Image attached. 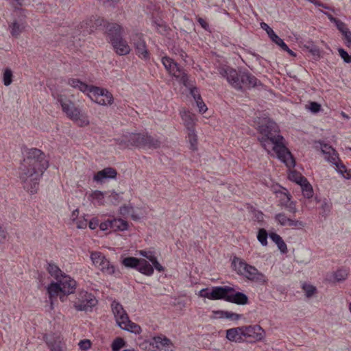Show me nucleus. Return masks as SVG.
<instances>
[{"mask_svg":"<svg viewBox=\"0 0 351 351\" xmlns=\"http://www.w3.org/2000/svg\"><path fill=\"white\" fill-rule=\"evenodd\" d=\"M89 93L91 100L99 105H112L114 101L112 94L106 88L90 86Z\"/></svg>","mask_w":351,"mask_h":351,"instance_id":"10","label":"nucleus"},{"mask_svg":"<svg viewBox=\"0 0 351 351\" xmlns=\"http://www.w3.org/2000/svg\"><path fill=\"white\" fill-rule=\"evenodd\" d=\"M330 204H328L326 201H324L322 204V209L323 210L322 214L326 215L330 210Z\"/></svg>","mask_w":351,"mask_h":351,"instance_id":"59","label":"nucleus"},{"mask_svg":"<svg viewBox=\"0 0 351 351\" xmlns=\"http://www.w3.org/2000/svg\"><path fill=\"white\" fill-rule=\"evenodd\" d=\"M261 27L262 29L266 31L269 38L275 34L274 31L267 23L264 22H262L261 23Z\"/></svg>","mask_w":351,"mask_h":351,"instance_id":"55","label":"nucleus"},{"mask_svg":"<svg viewBox=\"0 0 351 351\" xmlns=\"http://www.w3.org/2000/svg\"><path fill=\"white\" fill-rule=\"evenodd\" d=\"M47 270L56 281L65 274L56 264L51 263H48Z\"/></svg>","mask_w":351,"mask_h":351,"instance_id":"33","label":"nucleus"},{"mask_svg":"<svg viewBox=\"0 0 351 351\" xmlns=\"http://www.w3.org/2000/svg\"><path fill=\"white\" fill-rule=\"evenodd\" d=\"M124 345V340L121 337H117L112 341L111 348L112 351H119Z\"/></svg>","mask_w":351,"mask_h":351,"instance_id":"43","label":"nucleus"},{"mask_svg":"<svg viewBox=\"0 0 351 351\" xmlns=\"http://www.w3.org/2000/svg\"><path fill=\"white\" fill-rule=\"evenodd\" d=\"M117 172L115 169L112 167H106L98 171L93 177V180L96 182H102L104 179L106 178H115Z\"/></svg>","mask_w":351,"mask_h":351,"instance_id":"20","label":"nucleus"},{"mask_svg":"<svg viewBox=\"0 0 351 351\" xmlns=\"http://www.w3.org/2000/svg\"><path fill=\"white\" fill-rule=\"evenodd\" d=\"M303 289L305 291V294L306 297L310 298L311 297L315 292V287H313L311 285H303Z\"/></svg>","mask_w":351,"mask_h":351,"instance_id":"47","label":"nucleus"},{"mask_svg":"<svg viewBox=\"0 0 351 351\" xmlns=\"http://www.w3.org/2000/svg\"><path fill=\"white\" fill-rule=\"evenodd\" d=\"M138 270L141 274L150 276L154 274V267L146 260L140 259L139 265L137 267Z\"/></svg>","mask_w":351,"mask_h":351,"instance_id":"26","label":"nucleus"},{"mask_svg":"<svg viewBox=\"0 0 351 351\" xmlns=\"http://www.w3.org/2000/svg\"><path fill=\"white\" fill-rule=\"evenodd\" d=\"M139 261H140L139 258L132 257V256H129V257L124 258L122 260L121 263L125 267L134 268L136 269L138 265H139Z\"/></svg>","mask_w":351,"mask_h":351,"instance_id":"35","label":"nucleus"},{"mask_svg":"<svg viewBox=\"0 0 351 351\" xmlns=\"http://www.w3.org/2000/svg\"><path fill=\"white\" fill-rule=\"evenodd\" d=\"M189 142L191 144V148L193 150L197 149V136L194 132V130L189 131Z\"/></svg>","mask_w":351,"mask_h":351,"instance_id":"44","label":"nucleus"},{"mask_svg":"<svg viewBox=\"0 0 351 351\" xmlns=\"http://www.w3.org/2000/svg\"><path fill=\"white\" fill-rule=\"evenodd\" d=\"M270 38L274 43L280 47L282 49L283 48H287V45L276 33L272 35Z\"/></svg>","mask_w":351,"mask_h":351,"instance_id":"45","label":"nucleus"},{"mask_svg":"<svg viewBox=\"0 0 351 351\" xmlns=\"http://www.w3.org/2000/svg\"><path fill=\"white\" fill-rule=\"evenodd\" d=\"M221 318H226L231 320H238L241 318L242 315L235 313L224 311H219L216 312Z\"/></svg>","mask_w":351,"mask_h":351,"instance_id":"37","label":"nucleus"},{"mask_svg":"<svg viewBox=\"0 0 351 351\" xmlns=\"http://www.w3.org/2000/svg\"><path fill=\"white\" fill-rule=\"evenodd\" d=\"M328 160L335 165L336 167L337 168V170L339 172H340L341 174H343L344 172L346 171V166L340 161L338 154L337 155H333L330 158H328Z\"/></svg>","mask_w":351,"mask_h":351,"instance_id":"36","label":"nucleus"},{"mask_svg":"<svg viewBox=\"0 0 351 351\" xmlns=\"http://www.w3.org/2000/svg\"><path fill=\"white\" fill-rule=\"evenodd\" d=\"M181 117L186 128L189 131L194 130L195 114L189 111L183 110L181 112Z\"/></svg>","mask_w":351,"mask_h":351,"instance_id":"23","label":"nucleus"},{"mask_svg":"<svg viewBox=\"0 0 351 351\" xmlns=\"http://www.w3.org/2000/svg\"><path fill=\"white\" fill-rule=\"evenodd\" d=\"M197 107L199 108V111L200 113H204L207 110V107L206 104L204 103L202 99L201 100H198L196 102Z\"/></svg>","mask_w":351,"mask_h":351,"instance_id":"58","label":"nucleus"},{"mask_svg":"<svg viewBox=\"0 0 351 351\" xmlns=\"http://www.w3.org/2000/svg\"><path fill=\"white\" fill-rule=\"evenodd\" d=\"M108 193L102 192L98 190L94 191L90 195V197L97 202L99 205H104L105 203V197H107Z\"/></svg>","mask_w":351,"mask_h":351,"instance_id":"34","label":"nucleus"},{"mask_svg":"<svg viewBox=\"0 0 351 351\" xmlns=\"http://www.w3.org/2000/svg\"><path fill=\"white\" fill-rule=\"evenodd\" d=\"M261 136L258 141L268 154L276 156L288 167L295 166V160L283 143V136L280 134L277 124L271 119H267L258 126Z\"/></svg>","mask_w":351,"mask_h":351,"instance_id":"2","label":"nucleus"},{"mask_svg":"<svg viewBox=\"0 0 351 351\" xmlns=\"http://www.w3.org/2000/svg\"><path fill=\"white\" fill-rule=\"evenodd\" d=\"M48 166L45 154L40 149L32 148L26 152L19 167V178L26 191L32 194L37 192L40 179Z\"/></svg>","mask_w":351,"mask_h":351,"instance_id":"1","label":"nucleus"},{"mask_svg":"<svg viewBox=\"0 0 351 351\" xmlns=\"http://www.w3.org/2000/svg\"><path fill=\"white\" fill-rule=\"evenodd\" d=\"M99 228L102 230H106L108 228L111 229V220H107L100 223Z\"/></svg>","mask_w":351,"mask_h":351,"instance_id":"62","label":"nucleus"},{"mask_svg":"<svg viewBox=\"0 0 351 351\" xmlns=\"http://www.w3.org/2000/svg\"><path fill=\"white\" fill-rule=\"evenodd\" d=\"M27 27V23L25 19H19L14 20L10 25L9 28L10 34L13 37L18 38L25 30Z\"/></svg>","mask_w":351,"mask_h":351,"instance_id":"17","label":"nucleus"},{"mask_svg":"<svg viewBox=\"0 0 351 351\" xmlns=\"http://www.w3.org/2000/svg\"><path fill=\"white\" fill-rule=\"evenodd\" d=\"M267 232L265 229L262 228L258 230L257 239L263 246L267 245Z\"/></svg>","mask_w":351,"mask_h":351,"instance_id":"41","label":"nucleus"},{"mask_svg":"<svg viewBox=\"0 0 351 351\" xmlns=\"http://www.w3.org/2000/svg\"><path fill=\"white\" fill-rule=\"evenodd\" d=\"M190 93L196 102L198 100H201L202 97L196 87L190 88Z\"/></svg>","mask_w":351,"mask_h":351,"instance_id":"53","label":"nucleus"},{"mask_svg":"<svg viewBox=\"0 0 351 351\" xmlns=\"http://www.w3.org/2000/svg\"><path fill=\"white\" fill-rule=\"evenodd\" d=\"M105 258V256L99 252H93L90 254V258L96 267H99Z\"/></svg>","mask_w":351,"mask_h":351,"instance_id":"39","label":"nucleus"},{"mask_svg":"<svg viewBox=\"0 0 351 351\" xmlns=\"http://www.w3.org/2000/svg\"><path fill=\"white\" fill-rule=\"evenodd\" d=\"M139 254L143 257H145L150 261V258L152 259L155 257L154 253L151 251L140 250Z\"/></svg>","mask_w":351,"mask_h":351,"instance_id":"56","label":"nucleus"},{"mask_svg":"<svg viewBox=\"0 0 351 351\" xmlns=\"http://www.w3.org/2000/svg\"><path fill=\"white\" fill-rule=\"evenodd\" d=\"M333 20L335 22L336 26L337 29L343 34L345 33V32H347L349 30V29L347 27L346 25L342 22L341 21L336 19H333Z\"/></svg>","mask_w":351,"mask_h":351,"instance_id":"48","label":"nucleus"},{"mask_svg":"<svg viewBox=\"0 0 351 351\" xmlns=\"http://www.w3.org/2000/svg\"><path fill=\"white\" fill-rule=\"evenodd\" d=\"M104 20L101 19H90L83 21L81 27L83 28L82 32L84 35L93 33L97 27L101 26Z\"/></svg>","mask_w":351,"mask_h":351,"instance_id":"16","label":"nucleus"},{"mask_svg":"<svg viewBox=\"0 0 351 351\" xmlns=\"http://www.w3.org/2000/svg\"><path fill=\"white\" fill-rule=\"evenodd\" d=\"M348 271L346 269H339L333 272L330 276L329 280L332 282H341L347 279Z\"/></svg>","mask_w":351,"mask_h":351,"instance_id":"24","label":"nucleus"},{"mask_svg":"<svg viewBox=\"0 0 351 351\" xmlns=\"http://www.w3.org/2000/svg\"><path fill=\"white\" fill-rule=\"evenodd\" d=\"M12 71L10 69L7 68L5 69L3 76V84L6 86L10 85L12 82Z\"/></svg>","mask_w":351,"mask_h":351,"instance_id":"40","label":"nucleus"},{"mask_svg":"<svg viewBox=\"0 0 351 351\" xmlns=\"http://www.w3.org/2000/svg\"><path fill=\"white\" fill-rule=\"evenodd\" d=\"M162 63L169 74L174 76L178 81L182 83L185 86H189V77L184 69L172 58L164 56L162 58Z\"/></svg>","mask_w":351,"mask_h":351,"instance_id":"9","label":"nucleus"},{"mask_svg":"<svg viewBox=\"0 0 351 351\" xmlns=\"http://www.w3.org/2000/svg\"><path fill=\"white\" fill-rule=\"evenodd\" d=\"M121 329L135 333L140 334L141 332V328L139 325L132 322L129 317L128 318V321H125L123 324H120L119 326Z\"/></svg>","mask_w":351,"mask_h":351,"instance_id":"27","label":"nucleus"},{"mask_svg":"<svg viewBox=\"0 0 351 351\" xmlns=\"http://www.w3.org/2000/svg\"><path fill=\"white\" fill-rule=\"evenodd\" d=\"M339 54L341 56V58L343 60V61L346 63H351V55H349L348 52L342 49L339 48L338 49Z\"/></svg>","mask_w":351,"mask_h":351,"instance_id":"46","label":"nucleus"},{"mask_svg":"<svg viewBox=\"0 0 351 351\" xmlns=\"http://www.w3.org/2000/svg\"><path fill=\"white\" fill-rule=\"evenodd\" d=\"M274 219L282 226L303 227L304 223L298 219L288 217L284 213H280L275 215Z\"/></svg>","mask_w":351,"mask_h":351,"instance_id":"14","label":"nucleus"},{"mask_svg":"<svg viewBox=\"0 0 351 351\" xmlns=\"http://www.w3.org/2000/svg\"><path fill=\"white\" fill-rule=\"evenodd\" d=\"M279 197V206L282 208H285L286 204H288L291 201V195L288 193L286 189L283 191H276Z\"/></svg>","mask_w":351,"mask_h":351,"instance_id":"31","label":"nucleus"},{"mask_svg":"<svg viewBox=\"0 0 351 351\" xmlns=\"http://www.w3.org/2000/svg\"><path fill=\"white\" fill-rule=\"evenodd\" d=\"M111 308L119 326H120V324H123L125 321H128L129 317L119 302L113 301L111 304Z\"/></svg>","mask_w":351,"mask_h":351,"instance_id":"13","label":"nucleus"},{"mask_svg":"<svg viewBox=\"0 0 351 351\" xmlns=\"http://www.w3.org/2000/svg\"><path fill=\"white\" fill-rule=\"evenodd\" d=\"M128 228V223L126 221L122 219H113L111 220V229L112 230H126Z\"/></svg>","mask_w":351,"mask_h":351,"instance_id":"32","label":"nucleus"},{"mask_svg":"<svg viewBox=\"0 0 351 351\" xmlns=\"http://www.w3.org/2000/svg\"><path fill=\"white\" fill-rule=\"evenodd\" d=\"M78 301L75 302L73 306L77 311H88L95 306L97 301L94 296L86 291L79 293Z\"/></svg>","mask_w":351,"mask_h":351,"instance_id":"12","label":"nucleus"},{"mask_svg":"<svg viewBox=\"0 0 351 351\" xmlns=\"http://www.w3.org/2000/svg\"><path fill=\"white\" fill-rule=\"evenodd\" d=\"M130 40L134 47L136 54L140 58L144 60H148L149 58V53L143 34L133 32L130 36Z\"/></svg>","mask_w":351,"mask_h":351,"instance_id":"11","label":"nucleus"},{"mask_svg":"<svg viewBox=\"0 0 351 351\" xmlns=\"http://www.w3.org/2000/svg\"><path fill=\"white\" fill-rule=\"evenodd\" d=\"M107 198L111 204L114 205L118 204L121 200L120 194L114 191L111 192L110 194L108 193Z\"/></svg>","mask_w":351,"mask_h":351,"instance_id":"42","label":"nucleus"},{"mask_svg":"<svg viewBox=\"0 0 351 351\" xmlns=\"http://www.w3.org/2000/svg\"><path fill=\"white\" fill-rule=\"evenodd\" d=\"M156 347L162 351H173V346L171 341L166 337L154 338Z\"/></svg>","mask_w":351,"mask_h":351,"instance_id":"21","label":"nucleus"},{"mask_svg":"<svg viewBox=\"0 0 351 351\" xmlns=\"http://www.w3.org/2000/svg\"><path fill=\"white\" fill-rule=\"evenodd\" d=\"M199 295L200 297L210 300V290H209L208 288L202 289V290H200Z\"/></svg>","mask_w":351,"mask_h":351,"instance_id":"60","label":"nucleus"},{"mask_svg":"<svg viewBox=\"0 0 351 351\" xmlns=\"http://www.w3.org/2000/svg\"><path fill=\"white\" fill-rule=\"evenodd\" d=\"M130 208H131L130 207L127 206H123L120 207V209H119L120 214L122 215L128 214Z\"/></svg>","mask_w":351,"mask_h":351,"instance_id":"64","label":"nucleus"},{"mask_svg":"<svg viewBox=\"0 0 351 351\" xmlns=\"http://www.w3.org/2000/svg\"><path fill=\"white\" fill-rule=\"evenodd\" d=\"M75 223L77 228L83 229L87 226V221L86 219H77L75 221Z\"/></svg>","mask_w":351,"mask_h":351,"instance_id":"57","label":"nucleus"},{"mask_svg":"<svg viewBox=\"0 0 351 351\" xmlns=\"http://www.w3.org/2000/svg\"><path fill=\"white\" fill-rule=\"evenodd\" d=\"M321 149L324 154L326 155V158H330L333 155H337V152L330 145L326 143H321Z\"/></svg>","mask_w":351,"mask_h":351,"instance_id":"38","label":"nucleus"},{"mask_svg":"<svg viewBox=\"0 0 351 351\" xmlns=\"http://www.w3.org/2000/svg\"><path fill=\"white\" fill-rule=\"evenodd\" d=\"M124 138V141L128 147L156 149L161 144L159 139L147 134L132 133L125 136Z\"/></svg>","mask_w":351,"mask_h":351,"instance_id":"8","label":"nucleus"},{"mask_svg":"<svg viewBox=\"0 0 351 351\" xmlns=\"http://www.w3.org/2000/svg\"><path fill=\"white\" fill-rule=\"evenodd\" d=\"M121 27L116 23H108L106 26V32L108 35L110 36V41H112V39L121 36Z\"/></svg>","mask_w":351,"mask_h":351,"instance_id":"30","label":"nucleus"},{"mask_svg":"<svg viewBox=\"0 0 351 351\" xmlns=\"http://www.w3.org/2000/svg\"><path fill=\"white\" fill-rule=\"evenodd\" d=\"M67 84L73 88H78L82 92L84 93L86 91L90 92V87L86 84L82 82L78 79L75 78H69L67 81Z\"/></svg>","mask_w":351,"mask_h":351,"instance_id":"29","label":"nucleus"},{"mask_svg":"<svg viewBox=\"0 0 351 351\" xmlns=\"http://www.w3.org/2000/svg\"><path fill=\"white\" fill-rule=\"evenodd\" d=\"M56 99L58 102L60 103L63 112L79 127L83 128L90 125L88 116L82 112L72 101L65 98L62 95H58Z\"/></svg>","mask_w":351,"mask_h":351,"instance_id":"6","label":"nucleus"},{"mask_svg":"<svg viewBox=\"0 0 351 351\" xmlns=\"http://www.w3.org/2000/svg\"><path fill=\"white\" fill-rule=\"evenodd\" d=\"M287 209V210L290 213L295 214L297 213L298 209L296 206V202L295 201H291L288 204H286V206L285 208Z\"/></svg>","mask_w":351,"mask_h":351,"instance_id":"49","label":"nucleus"},{"mask_svg":"<svg viewBox=\"0 0 351 351\" xmlns=\"http://www.w3.org/2000/svg\"><path fill=\"white\" fill-rule=\"evenodd\" d=\"M197 21L204 29H207L208 28L209 25L204 19L198 18Z\"/></svg>","mask_w":351,"mask_h":351,"instance_id":"63","label":"nucleus"},{"mask_svg":"<svg viewBox=\"0 0 351 351\" xmlns=\"http://www.w3.org/2000/svg\"><path fill=\"white\" fill-rule=\"evenodd\" d=\"M269 238L277 245L281 252L286 253L287 252V245L279 234L271 232L269 234Z\"/></svg>","mask_w":351,"mask_h":351,"instance_id":"28","label":"nucleus"},{"mask_svg":"<svg viewBox=\"0 0 351 351\" xmlns=\"http://www.w3.org/2000/svg\"><path fill=\"white\" fill-rule=\"evenodd\" d=\"M243 328L244 337H254L261 339L263 337V330L259 325L249 326Z\"/></svg>","mask_w":351,"mask_h":351,"instance_id":"18","label":"nucleus"},{"mask_svg":"<svg viewBox=\"0 0 351 351\" xmlns=\"http://www.w3.org/2000/svg\"><path fill=\"white\" fill-rule=\"evenodd\" d=\"M150 261L153 264L154 267L157 271L161 272L165 270L164 267L160 265V263L158 261L157 258L156 256L152 259L150 258Z\"/></svg>","mask_w":351,"mask_h":351,"instance_id":"51","label":"nucleus"},{"mask_svg":"<svg viewBox=\"0 0 351 351\" xmlns=\"http://www.w3.org/2000/svg\"><path fill=\"white\" fill-rule=\"evenodd\" d=\"M243 336L242 327L232 328L226 330V338L231 341L240 342L243 340Z\"/></svg>","mask_w":351,"mask_h":351,"instance_id":"22","label":"nucleus"},{"mask_svg":"<svg viewBox=\"0 0 351 351\" xmlns=\"http://www.w3.org/2000/svg\"><path fill=\"white\" fill-rule=\"evenodd\" d=\"M345 44L347 47H351V32L348 30L343 34Z\"/></svg>","mask_w":351,"mask_h":351,"instance_id":"52","label":"nucleus"},{"mask_svg":"<svg viewBox=\"0 0 351 351\" xmlns=\"http://www.w3.org/2000/svg\"><path fill=\"white\" fill-rule=\"evenodd\" d=\"M98 267L102 272L108 275H116L117 273L119 274V271H117L115 266L111 264L106 258H104V261H102Z\"/></svg>","mask_w":351,"mask_h":351,"instance_id":"25","label":"nucleus"},{"mask_svg":"<svg viewBox=\"0 0 351 351\" xmlns=\"http://www.w3.org/2000/svg\"><path fill=\"white\" fill-rule=\"evenodd\" d=\"M172 51L176 55H179L182 59H184L186 56V53L182 49H180L178 47L172 48Z\"/></svg>","mask_w":351,"mask_h":351,"instance_id":"61","label":"nucleus"},{"mask_svg":"<svg viewBox=\"0 0 351 351\" xmlns=\"http://www.w3.org/2000/svg\"><path fill=\"white\" fill-rule=\"evenodd\" d=\"M296 182L300 185L302 195L308 199L313 196V190L312 186L307 181V179L302 176H298V179L295 180Z\"/></svg>","mask_w":351,"mask_h":351,"instance_id":"19","label":"nucleus"},{"mask_svg":"<svg viewBox=\"0 0 351 351\" xmlns=\"http://www.w3.org/2000/svg\"><path fill=\"white\" fill-rule=\"evenodd\" d=\"M311 112L313 113L318 112L321 110V105L315 101L310 102L307 108Z\"/></svg>","mask_w":351,"mask_h":351,"instance_id":"50","label":"nucleus"},{"mask_svg":"<svg viewBox=\"0 0 351 351\" xmlns=\"http://www.w3.org/2000/svg\"><path fill=\"white\" fill-rule=\"evenodd\" d=\"M76 287V281L66 274L57 281L51 282L47 287L51 304L53 303V299L57 296L64 302L66 295L75 292Z\"/></svg>","mask_w":351,"mask_h":351,"instance_id":"4","label":"nucleus"},{"mask_svg":"<svg viewBox=\"0 0 351 351\" xmlns=\"http://www.w3.org/2000/svg\"><path fill=\"white\" fill-rule=\"evenodd\" d=\"M111 43L116 53L120 56L127 55L131 51L127 41L123 40L121 36L112 38Z\"/></svg>","mask_w":351,"mask_h":351,"instance_id":"15","label":"nucleus"},{"mask_svg":"<svg viewBox=\"0 0 351 351\" xmlns=\"http://www.w3.org/2000/svg\"><path fill=\"white\" fill-rule=\"evenodd\" d=\"M218 72L221 77L226 79L228 84L238 90L250 89L262 85L254 75L247 71L237 72L228 66H221Z\"/></svg>","mask_w":351,"mask_h":351,"instance_id":"3","label":"nucleus"},{"mask_svg":"<svg viewBox=\"0 0 351 351\" xmlns=\"http://www.w3.org/2000/svg\"><path fill=\"white\" fill-rule=\"evenodd\" d=\"M232 265L237 273L240 276H243L248 280L261 285H265L267 282V278L264 274L245 261L239 258H235L233 260Z\"/></svg>","mask_w":351,"mask_h":351,"instance_id":"7","label":"nucleus"},{"mask_svg":"<svg viewBox=\"0 0 351 351\" xmlns=\"http://www.w3.org/2000/svg\"><path fill=\"white\" fill-rule=\"evenodd\" d=\"M90 341L88 339L81 340L79 342V346L82 350H86L90 348Z\"/></svg>","mask_w":351,"mask_h":351,"instance_id":"54","label":"nucleus"},{"mask_svg":"<svg viewBox=\"0 0 351 351\" xmlns=\"http://www.w3.org/2000/svg\"><path fill=\"white\" fill-rule=\"evenodd\" d=\"M210 300H224L226 302L244 305L248 303V298L243 293L236 291L228 286L213 287L210 290Z\"/></svg>","mask_w":351,"mask_h":351,"instance_id":"5","label":"nucleus"}]
</instances>
